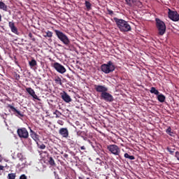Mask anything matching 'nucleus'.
Masks as SVG:
<instances>
[{"instance_id":"obj_1","label":"nucleus","mask_w":179,"mask_h":179,"mask_svg":"<svg viewBox=\"0 0 179 179\" xmlns=\"http://www.w3.org/2000/svg\"><path fill=\"white\" fill-rule=\"evenodd\" d=\"M113 20L115 21L118 29L122 32L131 31V25L128 23V22L125 21L123 19H119L118 17H113Z\"/></svg>"},{"instance_id":"obj_6","label":"nucleus","mask_w":179,"mask_h":179,"mask_svg":"<svg viewBox=\"0 0 179 179\" xmlns=\"http://www.w3.org/2000/svg\"><path fill=\"white\" fill-rule=\"evenodd\" d=\"M17 134L20 139H27L29 138V131L26 127L18 128Z\"/></svg>"},{"instance_id":"obj_38","label":"nucleus","mask_w":179,"mask_h":179,"mask_svg":"<svg viewBox=\"0 0 179 179\" xmlns=\"http://www.w3.org/2000/svg\"><path fill=\"white\" fill-rule=\"evenodd\" d=\"M14 58H15V62L16 65H19V62H17V61H16V59H16V57H15Z\"/></svg>"},{"instance_id":"obj_10","label":"nucleus","mask_w":179,"mask_h":179,"mask_svg":"<svg viewBox=\"0 0 179 179\" xmlns=\"http://www.w3.org/2000/svg\"><path fill=\"white\" fill-rule=\"evenodd\" d=\"M94 90L96 92L98 93H106V92H108V88L106 87V85H94Z\"/></svg>"},{"instance_id":"obj_13","label":"nucleus","mask_w":179,"mask_h":179,"mask_svg":"<svg viewBox=\"0 0 179 179\" xmlns=\"http://www.w3.org/2000/svg\"><path fill=\"white\" fill-rule=\"evenodd\" d=\"M61 98L65 103H71L72 101V99L71 98V96L68 94L66 92H63L60 93Z\"/></svg>"},{"instance_id":"obj_14","label":"nucleus","mask_w":179,"mask_h":179,"mask_svg":"<svg viewBox=\"0 0 179 179\" xmlns=\"http://www.w3.org/2000/svg\"><path fill=\"white\" fill-rule=\"evenodd\" d=\"M26 92H27L33 99L35 100H38L40 101V99L38 96H37V94H36V92H34V90H33L31 87H27Z\"/></svg>"},{"instance_id":"obj_42","label":"nucleus","mask_w":179,"mask_h":179,"mask_svg":"<svg viewBox=\"0 0 179 179\" xmlns=\"http://www.w3.org/2000/svg\"><path fill=\"white\" fill-rule=\"evenodd\" d=\"M2 157V156L0 155V159Z\"/></svg>"},{"instance_id":"obj_39","label":"nucleus","mask_w":179,"mask_h":179,"mask_svg":"<svg viewBox=\"0 0 179 179\" xmlns=\"http://www.w3.org/2000/svg\"><path fill=\"white\" fill-rule=\"evenodd\" d=\"M64 157H65L66 159H67V157H68V154H64Z\"/></svg>"},{"instance_id":"obj_5","label":"nucleus","mask_w":179,"mask_h":179,"mask_svg":"<svg viewBox=\"0 0 179 179\" xmlns=\"http://www.w3.org/2000/svg\"><path fill=\"white\" fill-rule=\"evenodd\" d=\"M107 149L112 155L115 156H120V153H121V149L120 147L115 144H111L107 146Z\"/></svg>"},{"instance_id":"obj_19","label":"nucleus","mask_w":179,"mask_h":179,"mask_svg":"<svg viewBox=\"0 0 179 179\" xmlns=\"http://www.w3.org/2000/svg\"><path fill=\"white\" fill-rule=\"evenodd\" d=\"M0 9H2V10H5V12H6V10H8V6H6V4H5V3L3 1H0Z\"/></svg>"},{"instance_id":"obj_28","label":"nucleus","mask_w":179,"mask_h":179,"mask_svg":"<svg viewBox=\"0 0 179 179\" xmlns=\"http://www.w3.org/2000/svg\"><path fill=\"white\" fill-rule=\"evenodd\" d=\"M36 144L39 149H41V150L45 149V145H44L43 143L40 144L38 143V142H37Z\"/></svg>"},{"instance_id":"obj_44","label":"nucleus","mask_w":179,"mask_h":179,"mask_svg":"<svg viewBox=\"0 0 179 179\" xmlns=\"http://www.w3.org/2000/svg\"><path fill=\"white\" fill-rule=\"evenodd\" d=\"M87 179H89V178H87Z\"/></svg>"},{"instance_id":"obj_9","label":"nucleus","mask_w":179,"mask_h":179,"mask_svg":"<svg viewBox=\"0 0 179 179\" xmlns=\"http://www.w3.org/2000/svg\"><path fill=\"white\" fill-rule=\"evenodd\" d=\"M53 68L55 69V70L59 72V73H65L66 72V69L64 66H62L61 64L58 62H55L53 64Z\"/></svg>"},{"instance_id":"obj_18","label":"nucleus","mask_w":179,"mask_h":179,"mask_svg":"<svg viewBox=\"0 0 179 179\" xmlns=\"http://www.w3.org/2000/svg\"><path fill=\"white\" fill-rule=\"evenodd\" d=\"M157 100L160 103H164V101L166 100V96L164 95H163L162 94H160L157 96Z\"/></svg>"},{"instance_id":"obj_15","label":"nucleus","mask_w":179,"mask_h":179,"mask_svg":"<svg viewBox=\"0 0 179 179\" xmlns=\"http://www.w3.org/2000/svg\"><path fill=\"white\" fill-rule=\"evenodd\" d=\"M8 26H9L12 33H14L15 34H17V33H18L17 27H16V26H15V22L13 21L9 22Z\"/></svg>"},{"instance_id":"obj_27","label":"nucleus","mask_w":179,"mask_h":179,"mask_svg":"<svg viewBox=\"0 0 179 179\" xmlns=\"http://www.w3.org/2000/svg\"><path fill=\"white\" fill-rule=\"evenodd\" d=\"M7 178L8 179H15V178H16V173H8Z\"/></svg>"},{"instance_id":"obj_37","label":"nucleus","mask_w":179,"mask_h":179,"mask_svg":"<svg viewBox=\"0 0 179 179\" xmlns=\"http://www.w3.org/2000/svg\"><path fill=\"white\" fill-rule=\"evenodd\" d=\"M80 150H86V147H85V145H83L80 147Z\"/></svg>"},{"instance_id":"obj_32","label":"nucleus","mask_w":179,"mask_h":179,"mask_svg":"<svg viewBox=\"0 0 179 179\" xmlns=\"http://www.w3.org/2000/svg\"><path fill=\"white\" fill-rule=\"evenodd\" d=\"M108 15H110V16H113L114 11L110 10L109 8H107Z\"/></svg>"},{"instance_id":"obj_8","label":"nucleus","mask_w":179,"mask_h":179,"mask_svg":"<svg viewBox=\"0 0 179 179\" xmlns=\"http://www.w3.org/2000/svg\"><path fill=\"white\" fill-rule=\"evenodd\" d=\"M169 17L171 19V20H173V22H178L179 21V14L177 13V11H173L171 10H169Z\"/></svg>"},{"instance_id":"obj_41","label":"nucleus","mask_w":179,"mask_h":179,"mask_svg":"<svg viewBox=\"0 0 179 179\" xmlns=\"http://www.w3.org/2000/svg\"><path fill=\"white\" fill-rule=\"evenodd\" d=\"M169 152H170V153H174V151H171L170 150V149H168Z\"/></svg>"},{"instance_id":"obj_26","label":"nucleus","mask_w":179,"mask_h":179,"mask_svg":"<svg viewBox=\"0 0 179 179\" xmlns=\"http://www.w3.org/2000/svg\"><path fill=\"white\" fill-rule=\"evenodd\" d=\"M85 5L87 10H90L92 9V3L88 1H85Z\"/></svg>"},{"instance_id":"obj_21","label":"nucleus","mask_w":179,"mask_h":179,"mask_svg":"<svg viewBox=\"0 0 179 179\" xmlns=\"http://www.w3.org/2000/svg\"><path fill=\"white\" fill-rule=\"evenodd\" d=\"M55 82L56 85H59L60 86H62V80L59 76L55 77Z\"/></svg>"},{"instance_id":"obj_33","label":"nucleus","mask_w":179,"mask_h":179,"mask_svg":"<svg viewBox=\"0 0 179 179\" xmlns=\"http://www.w3.org/2000/svg\"><path fill=\"white\" fill-rule=\"evenodd\" d=\"M83 134V131H77V136H82Z\"/></svg>"},{"instance_id":"obj_23","label":"nucleus","mask_w":179,"mask_h":179,"mask_svg":"<svg viewBox=\"0 0 179 179\" xmlns=\"http://www.w3.org/2000/svg\"><path fill=\"white\" fill-rule=\"evenodd\" d=\"M133 5L138 6V8H142V6H143V5L142 4V2L138 0H134V3H133Z\"/></svg>"},{"instance_id":"obj_43","label":"nucleus","mask_w":179,"mask_h":179,"mask_svg":"<svg viewBox=\"0 0 179 179\" xmlns=\"http://www.w3.org/2000/svg\"><path fill=\"white\" fill-rule=\"evenodd\" d=\"M66 179H68L67 178Z\"/></svg>"},{"instance_id":"obj_12","label":"nucleus","mask_w":179,"mask_h":179,"mask_svg":"<svg viewBox=\"0 0 179 179\" xmlns=\"http://www.w3.org/2000/svg\"><path fill=\"white\" fill-rule=\"evenodd\" d=\"M59 134L61 135V136H62V138H67L69 136V131L66 127L60 128L59 130Z\"/></svg>"},{"instance_id":"obj_31","label":"nucleus","mask_w":179,"mask_h":179,"mask_svg":"<svg viewBox=\"0 0 179 179\" xmlns=\"http://www.w3.org/2000/svg\"><path fill=\"white\" fill-rule=\"evenodd\" d=\"M46 35H45V37H49L51 38L52 37V33L50 31H48L47 32H45Z\"/></svg>"},{"instance_id":"obj_4","label":"nucleus","mask_w":179,"mask_h":179,"mask_svg":"<svg viewBox=\"0 0 179 179\" xmlns=\"http://www.w3.org/2000/svg\"><path fill=\"white\" fill-rule=\"evenodd\" d=\"M156 26H157V29L159 31V36H163V34H164V33H166V24H164V22L163 21L160 20V19L157 18L156 19Z\"/></svg>"},{"instance_id":"obj_34","label":"nucleus","mask_w":179,"mask_h":179,"mask_svg":"<svg viewBox=\"0 0 179 179\" xmlns=\"http://www.w3.org/2000/svg\"><path fill=\"white\" fill-rule=\"evenodd\" d=\"M175 157L177 158V160H179V152L178 151L176 152Z\"/></svg>"},{"instance_id":"obj_20","label":"nucleus","mask_w":179,"mask_h":179,"mask_svg":"<svg viewBox=\"0 0 179 179\" xmlns=\"http://www.w3.org/2000/svg\"><path fill=\"white\" fill-rule=\"evenodd\" d=\"M166 133L169 135V136H174V131H172L171 127H169L168 129L166 130Z\"/></svg>"},{"instance_id":"obj_2","label":"nucleus","mask_w":179,"mask_h":179,"mask_svg":"<svg viewBox=\"0 0 179 179\" xmlns=\"http://www.w3.org/2000/svg\"><path fill=\"white\" fill-rule=\"evenodd\" d=\"M101 71L103 72V73H111V72L115 71V66L113 62L109 61L107 64H103L101 66Z\"/></svg>"},{"instance_id":"obj_24","label":"nucleus","mask_w":179,"mask_h":179,"mask_svg":"<svg viewBox=\"0 0 179 179\" xmlns=\"http://www.w3.org/2000/svg\"><path fill=\"white\" fill-rule=\"evenodd\" d=\"M29 66H31V68H33L34 66H36L37 62L36 61V59H31V61L29 62Z\"/></svg>"},{"instance_id":"obj_7","label":"nucleus","mask_w":179,"mask_h":179,"mask_svg":"<svg viewBox=\"0 0 179 179\" xmlns=\"http://www.w3.org/2000/svg\"><path fill=\"white\" fill-rule=\"evenodd\" d=\"M101 100H104L105 101H108L109 103H112V101H114V96H113L111 94L107 92L101 94Z\"/></svg>"},{"instance_id":"obj_36","label":"nucleus","mask_w":179,"mask_h":179,"mask_svg":"<svg viewBox=\"0 0 179 179\" xmlns=\"http://www.w3.org/2000/svg\"><path fill=\"white\" fill-rule=\"evenodd\" d=\"M5 170V166L0 165V171H3Z\"/></svg>"},{"instance_id":"obj_25","label":"nucleus","mask_w":179,"mask_h":179,"mask_svg":"<svg viewBox=\"0 0 179 179\" xmlns=\"http://www.w3.org/2000/svg\"><path fill=\"white\" fill-rule=\"evenodd\" d=\"M125 159H129V160H135V157L134 155H129V153L124 154Z\"/></svg>"},{"instance_id":"obj_35","label":"nucleus","mask_w":179,"mask_h":179,"mask_svg":"<svg viewBox=\"0 0 179 179\" xmlns=\"http://www.w3.org/2000/svg\"><path fill=\"white\" fill-rule=\"evenodd\" d=\"M20 179H27V176H26L24 174L21 175Z\"/></svg>"},{"instance_id":"obj_22","label":"nucleus","mask_w":179,"mask_h":179,"mask_svg":"<svg viewBox=\"0 0 179 179\" xmlns=\"http://www.w3.org/2000/svg\"><path fill=\"white\" fill-rule=\"evenodd\" d=\"M150 92L152 93V94H156V95H159V90H156V87H152Z\"/></svg>"},{"instance_id":"obj_40","label":"nucleus","mask_w":179,"mask_h":179,"mask_svg":"<svg viewBox=\"0 0 179 179\" xmlns=\"http://www.w3.org/2000/svg\"><path fill=\"white\" fill-rule=\"evenodd\" d=\"M0 22H2V15L0 14Z\"/></svg>"},{"instance_id":"obj_17","label":"nucleus","mask_w":179,"mask_h":179,"mask_svg":"<svg viewBox=\"0 0 179 179\" xmlns=\"http://www.w3.org/2000/svg\"><path fill=\"white\" fill-rule=\"evenodd\" d=\"M48 163L50 166H52V167H54L56 166L55 161L54 160V158L52 157H48Z\"/></svg>"},{"instance_id":"obj_16","label":"nucleus","mask_w":179,"mask_h":179,"mask_svg":"<svg viewBox=\"0 0 179 179\" xmlns=\"http://www.w3.org/2000/svg\"><path fill=\"white\" fill-rule=\"evenodd\" d=\"M30 136L35 141V142L38 141V135L36 134L34 131L31 130V129H30Z\"/></svg>"},{"instance_id":"obj_29","label":"nucleus","mask_w":179,"mask_h":179,"mask_svg":"<svg viewBox=\"0 0 179 179\" xmlns=\"http://www.w3.org/2000/svg\"><path fill=\"white\" fill-rule=\"evenodd\" d=\"M28 37L29 38L30 40H32L33 41H36V38L34 36L31 34V32H29L28 34Z\"/></svg>"},{"instance_id":"obj_11","label":"nucleus","mask_w":179,"mask_h":179,"mask_svg":"<svg viewBox=\"0 0 179 179\" xmlns=\"http://www.w3.org/2000/svg\"><path fill=\"white\" fill-rule=\"evenodd\" d=\"M7 107L8 108H10L11 110V111H13V113H14L15 115H16V117H18L19 118H20V117H24V115H23V113L17 110L15 108L13 107V106L10 105V104H8Z\"/></svg>"},{"instance_id":"obj_30","label":"nucleus","mask_w":179,"mask_h":179,"mask_svg":"<svg viewBox=\"0 0 179 179\" xmlns=\"http://www.w3.org/2000/svg\"><path fill=\"white\" fill-rule=\"evenodd\" d=\"M126 3L129 5V6H132L134 3L135 2V0H125Z\"/></svg>"},{"instance_id":"obj_3","label":"nucleus","mask_w":179,"mask_h":179,"mask_svg":"<svg viewBox=\"0 0 179 179\" xmlns=\"http://www.w3.org/2000/svg\"><path fill=\"white\" fill-rule=\"evenodd\" d=\"M55 33L59 40H60V41H62L64 45H69L71 44V41L69 40V38H68V36L62 31L59 30H55Z\"/></svg>"}]
</instances>
